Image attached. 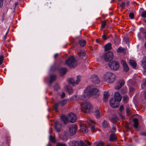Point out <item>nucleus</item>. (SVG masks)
<instances>
[{"mask_svg":"<svg viewBox=\"0 0 146 146\" xmlns=\"http://www.w3.org/2000/svg\"><path fill=\"white\" fill-rule=\"evenodd\" d=\"M65 94L64 92H62V94L61 95V97L62 98H64L65 97Z\"/></svg>","mask_w":146,"mask_h":146,"instance_id":"de8ad7c7","label":"nucleus"},{"mask_svg":"<svg viewBox=\"0 0 146 146\" xmlns=\"http://www.w3.org/2000/svg\"><path fill=\"white\" fill-rule=\"evenodd\" d=\"M77 125L73 124L69 127V131L70 134L71 135H74L76 133L78 129Z\"/></svg>","mask_w":146,"mask_h":146,"instance_id":"1a4fd4ad","label":"nucleus"},{"mask_svg":"<svg viewBox=\"0 0 146 146\" xmlns=\"http://www.w3.org/2000/svg\"><path fill=\"white\" fill-rule=\"evenodd\" d=\"M144 21L146 23V19H144Z\"/></svg>","mask_w":146,"mask_h":146,"instance_id":"e2e57ef3","label":"nucleus"},{"mask_svg":"<svg viewBox=\"0 0 146 146\" xmlns=\"http://www.w3.org/2000/svg\"><path fill=\"white\" fill-rule=\"evenodd\" d=\"M140 30L141 32L144 35L145 38H146V30L143 31V29L142 28H140Z\"/></svg>","mask_w":146,"mask_h":146,"instance_id":"c9c22d12","label":"nucleus"},{"mask_svg":"<svg viewBox=\"0 0 146 146\" xmlns=\"http://www.w3.org/2000/svg\"><path fill=\"white\" fill-rule=\"evenodd\" d=\"M92 79V81L95 84H98L99 82L98 76L96 75H93Z\"/></svg>","mask_w":146,"mask_h":146,"instance_id":"6ab92c4d","label":"nucleus"},{"mask_svg":"<svg viewBox=\"0 0 146 146\" xmlns=\"http://www.w3.org/2000/svg\"><path fill=\"white\" fill-rule=\"evenodd\" d=\"M141 135H143L146 136V132L142 133H141Z\"/></svg>","mask_w":146,"mask_h":146,"instance_id":"6e6d98bb","label":"nucleus"},{"mask_svg":"<svg viewBox=\"0 0 146 146\" xmlns=\"http://www.w3.org/2000/svg\"><path fill=\"white\" fill-rule=\"evenodd\" d=\"M121 63L123 66V70L126 72H127L129 70V68L126 62L123 60H122Z\"/></svg>","mask_w":146,"mask_h":146,"instance_id":"2eb2a0df","label":"nucleus"},{"mask_svg":"<svg viewBox=\"0 0 146 146\" xmlns=\"http://www.w3.org/2000/svg\"><path fill=\"white\" fill-rule=\"evenodd\" d=\"M49 139L50 141H52L53 143H55L56 141L55 138L51 135H50L49 136Z\"/></svg>","mask_w":146,"mask_h":146,"instance_id":"72a5a7b5","label":"nucleus"},{"mask_svg":"<svg viewBox=\"0 0 146 146\" xmlns=\"http://www.w3.org/2000/svg\"><path fill=\"white\" fill-rule=\"evenodd\" d=\"M111 48V44L110 43H108L105 46V51L109 50Z\"/></svg>","mask_w":146,"mask_h":146,"instance_id":"bb28decb","label":"nucleus"},{"mask_svg":"<svg viewBox=\"0 0 146 146\" xmlns=\"http://www.w3.org/2000/svg\"><path fill=\"white\" fill-rule=\"evenodd\" d=\"M90 143L88 141H86L84 143L82 141H73L72 142V146H88L90 145Z\"/></svg>","mask_w":146,"mask_h":146,"instance_id":"39448f33","label":"nucleus"},{"mask_svg":"<svg viewBox=\"0 0 146 146\" xmlns=\"http://www.w3.org/2000/svg\"><path fill=\"white\" fill-rule=\"evenodd\" d=\"M103 127L104 128H107L109 126V123L106 120H104L102 123Z\"/></svg>","mask_w":146,"mask_h":146,"instance_id":"a878e982","label":"nucleus"},{"mask_svg":"<svg viewBox=\"0 0 146 146\" xmlns=\"http://www.w3.org/2000/svg\"><path fill=\"white\" fill-rule=\"evenodd\" d=\"M58 54H54V58H56V57L58 56Z\"/></svg>","mask_w":146,"mask_h":146,"instance_id":"13d9d810","label":"nucleus"},{"mask_svg":"<svg viewBox=\"0 0 146 146\" xmlns=\"http://www.w3.org/2000/svg\"><path fill=\"white\" fill-rule=\"evenodd\" d=\"M56 146H66V145L64 143H58L56 144Z\"/></svg>","mask_w":146,"mask_h":146,"instance_id":"f704fd0d","label":"nucleus"},{"mask_svg":"<svg viewBox=\"0 0 146 146\" xmlns=\"http://www.w3.org/2000/svg\"><path fill=\"white\" fill-rule=\"evenodd\" d=\"M141 87H142V88H143V87H142V85H141Z\"/></svg>","mask_w":146,"mask_h":146,"instance_id":"338daca9","label":"nucleus"},{"mask_svg":"<svg viewBox=\"0 0 146 146\" xmlns=\"http://www.w3.org/2000/svg\"><path fill=\"white\" fill-rule=\"evenodd\" d=\"M98 90L97 89L92 86H89L85 89L82 95L74 96L70 99H64L55 103L54 109L57 111L59 106L60 105L62 106L64 105L68 102L74 100H86L89 98L91 96L98 94Z\"/></svg>","mask_w":146,"mask_h":146,"instance_id":"f257e3e1","label":"nucleus"},{"mask_svg":"<svg viewBox=\"0 0 146 146\" xmlns=\"http://www.w3.org/2000/svg\"><path fill=\"white\" fill-rule=\"evenodd\" d=\"M94 115L96 116V118L98 119H100L102 115L101 112L98 109L96 110Z\"/></svg>","mask_w":146,"mask_h":146,"instance_id":"aec40b11","label":"nucleus"},{"mask_svg":"<svg viewBox=\"0 0 146 146\" xmlns=\"http://www.w3.org/2000/svg\"><path fill=\"white\" fill-rule=\"evenodd\" d=\"M110 106L113 108H117L119 106V102L116 101V100L112 98L110 100Z\"/></svg>","mask_w":146,"mask_h":146,"instance_id":"9b49d317","label":"nucleus"},{"mask_svg":"<svg viewBox=\"0 0 146 146\" xmlns=\"http://www.w3.org/2000/svg\"><path fill=\"white\" fill-rule=\"evenodd\" d=\"M130 109L128 108H127L126 109V113H127L129 115H130Z\"/></svg>","mask_w":146,"mask_h":146,"instance_id":"a19ab883","label":"nucleus"},{"mask_svg":"<svg viewBox=\"0 0 146 146\" xmlns=\"http://www.w3.org/2000/svg\"><path fill=\"white\" fill-rule=\"evenodd\" d=\"M80 76H77L76 81L75 82L74 80L72 78H69L68 80V83L69 84H70L73 86L76 85L78 84V83L80 81Z\"/></svg>","mask_w":146,"mask_h":146,"instance_id":"0eeeda50","label":"nucleus"},{"mask_svg":"<svg viewBox=\"0 0 146 146\" xmlns=\"http://www.w3.org/2000/svg\"><path fill=\"white\" fill-rule=\"evenodd\" d=\"M109 96V94L108 92H104V100L105 101H107V99Z\"/></svg>","mask_w":146,"mask_h":146,"instance_id":"7c9ffc66","label":"nucleus"},{"mask_svg":"<svg viewBox=\"0 0 146 146\" xmlns=\"http://www.w3.org/2000/svg\"><path fill=\"white\" fill-rule=\"evenodd\" d=\"M144 46H145V48H146V42H145V43L144 44Z\"/></svg>","mask_w":146,"mask_h":146,"instance_id":"052dcab7","label":"nucleus"},{"mask_svg":"<svg viewBox=\"0 0 146 146\" xmlns=\"http://www.w3.org/2000/svg\"><path fill=\"white\" fill-rule=\"evenodd\" d=\"M110 140L112 141H114L117 139L116 136L114 133H112L110 136Z\"/></svg>","mask_w":146,"mask_h":146,"instance_id":"b1692460","label":"nucleus"},{"mask_svg":"<svg viewBox=\"0 0 146 146\" xmlns=\"http://www.w3.org/2000/svg\"><path fill=\"white\" fill-rule=\"evenodd\" d=\"M62 125L58 121L56 122L55 128L57 132H59L61 130Z\"/></svg>","mask_w":146,"mask_h":146,"instance_id":"dca6fc26","label":"nucleus"},{"mask_svg":"<svg viewBox=\"0 0 146 146\" xmlns=\"http://www.w3.org/2000/svg\"><path fill=\"white\" fill-rule=\"evenodd\" d=\"M102 38L104 40H106L107 39L106 36L105 35H103L102 36Z\"/></svg>","mask_w":146,"mask_h":146,"instance_id":"3c124183","label":"nucleus"},{"mask_svg":"<svg viewBox=\"0 0 146 146\" xmlns=\"http://www.w3.org/2000/svg\"><path fill=\"white\" fill-rule=\"evenodd\" d=\"M3 57L2 56H0V65H1L3 61Z\"/></svg>","mask_w":146,"mask_h":146,"instance_id":"c03bdc74","label":"nucleus"},{"mask_svg":"<svg viewBox=\"0 0 146 146\" xmlns=\"http://www.w3.org/2000/svg\"><path fill=\"white\" fill-rule=\"evenodd\" d=\"M56 76L54 75H50V80L49 82L50 84H51L54 81H55L56 79Z\"/></svg>","mask_w":146,"mask_h":146,"instance_id":"4be33fe9","label":"nucleus"},{"mask_svg":"<svg viewBox=\"0 0 146 146\" xmlns=\"http://www.w3.org/2000/svg\"><path fill=\"white\" fill-rule=\"evenodd\" d=\"M137 36L139 40L142 39V38L141 36V34L140 33H138Z\"/></svg>","mask_w":146,"mask_h":146,"instance_id":"37998d69","label":"nucleus"},{"mask_svg":"<svg viewBox=\"0 0 146 146\" xmlns=\"http://www.w3.org/2000/svg\"><path fill=\"white\" fill-rule=\"evenodd\" d=\"M119 115H120L121 116V117L122 116V115L121 114H119Z\"/></svg>","mask_w":146,"mask_h":146,"instance_id":"0e129e2a","label":"nucleus"},{"mask_svg":"<svg viewBox=\"0 0 146 146\" xmlns=\"http://www.w3.org/2000/svg\"><path fill=\"white\" fill-rule=\"evenodd\" d=\"M141 66L143 69L144 72H146V56H144L141 61Z\"/></svg>","mask_w":146,"mask_h":146,"instance_id":"4468645a","label":"nucleus"},{"mask_svg":"<svg viewBox=\"0 0 146 146\" xmlns=\"http://www.w3.org/2000/svg\"><path fill=\"white\" fill-rule=\"evenodd\" d=\"M124 82L123 81H121L117 83L115 86V88L117 89H120L124 84Z\"/></svg>","mask_w":146,"mask_h":146,"instance_id":"412c9836","label":"nucleus"},{"mask_svg":"<svg viewBox=\"0 0 146 146\" xmlns=\"http://www.w3.org/2000/svg\"><path fill=\"white\" fill-rule=\"evenodd\" d=\"M52 132V129L50 128V129L49 131V133L50 134Z\"/></svg>","mask_w":146,"mask_h":146,"instance_id":"4d7b16f0","label":"nucleus"},{"mask_svg":"<svg viewBox=\"0 0 146 146\" xmlns=\"http://www.w3.org/2000/svg\"><path fill=\"white\" fill-rule=\"evenodd\" d=\"M80 54L81 55H82V56H84L85 55V53L84 52L81 51L80 52Z\"/></svg>","mask_w":146,"mask_h":146,"instance_id":"864d4df0","label":"nucleus"},{"mask_svg":"<svg viewBox=\"0 0 146 146\" xmlns=\"http://www.w3.org/2000/svg\"><path fill=\"white\" fill-rule=\"evenodd\" d=\"M66 64L68 66L70 67H75L77 65V63L73 56L70 57L66 61Z\"/></svg>","mask_w":146,"mask_h":146,"instance_id":"20e7f679","label":"nucleus"},{"mask_svg":"<svg viewBox=\"0 0 146 146\" xmlns=\"http://www.w3.org/2000/svg\"><path fill=\"white\" fill-rule=\"evenodd\" d=\"M106 25V22L103 21L102 23V24L101 25V27L102 28H104L105 27Z\"/></svg>","mask_w":146,"mask_h":146,"instance_id":"79ce46f5","label":"nucleus"},{"mask_svg":"<svg viewBox=\"0 0 146 146\" xmlns=\"http://www.w3.org/2000/svg\"><path fill=\"white\" fill-rule=\"evenodd\" d=\"M129 17L130 18L133 19L134 17V15L132 13H130L129 14Z\"/></svg>","mask_w":146,"mask_h":146,"instance_id":"ea45409f","label":"nucleus"},{"mask_svg":"<svg viewBox=\"0 0 146 146\" xmlns=\"http://www.w3.org/2000/svg\"><path fill=\"white\" fill-rule=\"evenodd\" d=\"M104 81L108 83H112L115 79V75L111 72H107L104 74L102 76Z\"/></svg>","mask_w":146,"mask_h":146,"instance_id":"f03ea898","label":"nucleus"},{"mask_svg":"<svg viewBox=\"0 0 146 146\" xmlns=\"http://www.w3.org/2000/svg\"><path fill=\"white\" fill-rule=\"evenodd\" d=\"M143 85L146 87V78L143 80Z\"/></svg>","mask_w":146,"mask_h":146,"instance_id":"09e8293b","label":"nucleus"},{"mask_svg":"<svg viewBox=\"0 0 146 146\" xmlns=\"http://www.w3.org/2000/svg\"><path fill=\"white\" fill-rule=\"evenodd\" d=\"M61 118L64 124H66L68 122V118H67L66 116L64 115H62Z\"/></svg>","mask_w":146,"mask_h":146,"instance_id":"5701e85b","label":"nucleus"},{"mask_svg":"<svg viewBox=\"0 0 146 146\" xmlns=\"http://www.w3.org/2000/svg\"><path fill=\"white\" fill-rule=\"evenodd\" d=\"M67 70L66 68H62L59 70L61 76L64 75L66 73Z\"/></svg>","mask_w":146,"mask_h":146,"instance_id":"393cba45","label":"nucleus"},{"mask_svg":"<svg viewBox=\"0 0 146 146\" xmlns=\"http://www.w3.org/2000/svg\"><path fill=\"white\" fill-rule=\"evenodd\" d=\"M81 107L82 110L85 113H88L92 111V106L89 102H86L82 104Z\"/></svg>","mask_w":146,"mask_h":146,"instance_id":"7ed1b4c3","label":"nucleus"},{"mask_svg":"<svg viewBox=\"0 0 146 146\" xmlns=\"http://www.w3.org/2000/svg\"><path fill=\"white\" fill-rule=\"evenodd\" d=\"M115 118H116V119H117V117H115Z\"/></svg>","mask_w":146,"mask_h":146,"instance_id":"774afa93","label":"nucleus"},{"mask_svg":"<svg viewBox=\"0 0 146 146\" xmlns=\"http://www.w3.org/2000/svg\"><path fill=\"white\" fill-rule=\"evenodd\" d=\"M66 90L70 94H72L73 93V90L70 86H68L66 88Z\"/></svg>","mask_w":146,"mask_h":146,"instance_id":"c756f323","label":"nucleus"},{"mask_svg":"<svg viewBox=\"0 0 146 146\" xmlns=\"http://www.w3.org/2000/svg\"><path fill=\"white\" fill-rule=\"evenodd\" d=\"M114 97L115 100L118 102H120L122 96L118 92H116L114 94Z\"/></svg>","mask_w":146,"mask_h":146,"instance_id":"f3484780","label":"nucleus"},{"mask_svg":"<svg viewBox=\"0 0 146 146\" xmlns=\"http://www.w3.org/2000/svg\"><path fill=\"white\" fill-rule=\"evenodd\" d=\"M123 110V105H121L120 108L119 110L120 111H122Z\"/></svg>","mask_w":146,"mask_h":146,"instance_id":"8fccbe9b","label":"nucleus"},{"mask_svg":"<svg viewBox=\"0 0 146 146\" xmlns=\"http://www.w3.org/2000/svg\"><path fill=\"white\" fill-rule=\"evenodd\" d=\"M68 119L71 123H74L77 120V118L76 115L74 113H70L68 115Z\"/></svg>","mask_w":146,"mask_h":146,"instance_id":"9d476101","label":"nucleus"},{"mask_svg":"<svg viewBox=\"0 0 146 146\" xmlns=\"http://www.w3.org/2000/svg\"><path fill=\"white\" fill-rule=\"evenodd\" d=\"M141 15L143 17H146V11H144L143 12Z\"/></svg>","mask_w":146,"mask_h":146,"instance_id":"4c0bfd02","label":"nucleus"},{"mask_svg":"<svg viewBox=\"0 0 146 146\" xmlns=\"http://www.w3.org/2000/svg\"><path fill=\"white\" fill-rule=\"evenodd\" d=\"M68 132L66 131H65L64 132L62 135H59V137L62 140L65 141L68 139Z\"/></svg>","mask_w":146,"mask_h":146,"instance_id":"ddd939ff","label":"nucleus"},{"mask_svg":"<svg viewBox=\"0 0 146 146\" xmlns=\"http://www.w3.org/2000/svg\"><path fill=\"white\" fill-rule=\"evenodd\" d=\"M51 69H52V70H57V68H56V69H53V68H52H52H51Z\"/></svg>","mask_w":146,"mask_h":146,"instance_id":"680f3d73","label":"nucleus"},{"mask_svg":"<svg viewBox=\"0 0 146 146\" xmlns=\"http://www.w3.org/2000/svg\"><path fill=\"white\" fill-rule=\"evenodd\" d=\"M96 146H104L103 143L102 142H100L97 144Z\"/></svg>","mask_w":146,"mask_h":146,"instance_id":"a18cd8bd","label":"nucleus"},{"mask_svg":"<svg viewBox=\"0 0 146 146\" xmlns=\"http://www.w3.org/2000/svg\"><path fill=\"white\" fill-rule=\"evenodd\" d=\"M80 127L82 131L85 133H87L88 132V129L85 124H81Z\"/></svg>","mask_w":146,"mask_h":146,"instance_id":"a211bd4d","label":"nucleus"},{"mask_svg":"<svg viewBox=\"0 0 146 146\" xmlns=\"http://www.w3.org/2000/svg\"><path fill=\"white\" fill-rule=\"evenodd\" d=\"M125 5V3L124 2H122L120 5L121 7L123 9L124 8Z\"/></svg>","mask_w":146,"mask_h":146,"instance_id":"58836bf2","label":"nucleus"},{"mask_svg":"<svg viewBox=\"0 0 146 146\" xmlns=\"http://www.w3.org/2000/svg\"><path fill=\"white\" fill-rule=\"evenodd\" d=\"M129 62L131 65V66L133 68H135L136 67V63L134 60H129Z\"/></svg>","mask_w":146,"mask_h":146,"instance_id":"cd10ccee","label":"nucleus"},{"mask_svg":"<svg viewBox=\"0 0 146 146\" xmlns=\"http://www.w3.org/2000/svg\"><path fill=\"white\" fill-rule=\"evenodd\" d=\"M134 90V88L132 87H130L129 88V90L131 92H133Z\"/></svg>","mask_w":146,"mask_h":146,"instance_id":"5fc2aeb1","label":"nucleus"},{"mask_svg":"<svg viewBox=\"0 0 146 146\" xmlns=\"http://www.w3.org/2000/svg\"><path fill=\"white\" fill-rule=\"evenodd\" d=\"M133 121L134 123V127L136 128H137L138 124V119L136 118H135L133 119Z\"/></svg>","mask_w":146,"mask_h":146,"instance_id":"2f4dec72","label":"nucleus"},{"mask_svg":"<svg viewBox=\"0 0 146 146\" xmlns=\"http://www.w3.org/2000/svg\"><path fill=\"white\" fill-rule=\"evenodd\" d=\"M109 66L111 70H116L119 69V64L117 61H113L110 63Z\"/></svg>","mask_w":146,"mask_h":146,"instance_id":"423d86ee","label":"nucleus"},{"mask_svg":"<svg viewBox=\"0 0 146 146\" xmlns=\"http://www.w3.org/2000/svg\"><path fill=\"white\" fill-rule=\"evenodd\" d=\"M97 41V42L98 43H99V42H98V40H96Z\"/></svg>","mask_w":146,"mask_h":146,"instance_id":"69168bd1","label":"nucleus"},{"mask_svg":"<svg viewBox=\"0 0 146 146\" xmlns=\"http://www.w3.org/2000/svg\"><path fill=\"white\" fill-rule=\"evenodd\" d=\"M128 98V96H127L126 95L124 96L123 97V101H125L127 100Z\"/></svg>","mask_w":146,"mask_h":146,"instance_id":"49530a36","label":"nucleus"},{"mask_svg":"<svg viewBox=\"0 0 146 146\" xmlns=\"http://www.w3.org/2000/svg\"><path fill=\"white\" fill-rule=\"evenodd\" d=\"M144 95L145 98L146 99V91L144 92Z\"/></svg>","mask_w":146,"mask_h":146,"instance_id":"bf43d9fd","label":"nucleus"},{"mask_svg":"<svg viewBox=\"0 0 146 146\" xmlns=\"http://www.w3.org/2000/svg\"><path fill=\"white\" fill-rule=\"evenodd\" d=\"M54 88L55 90H57L59 88V86L58 84H56L54 86Z\"/></svg>","mask_w":146,"mask_h":146,"instance_id":"e433bc0d","label":"nucleus"},{"mask_svg":"<svg viewBox=\"0 0 146 146\" xmlns=\"http://www.w3.org/2000/svg\"><path fill=\"white\" fill-rule=\"evenodd\" d=\"M117 52L118 53H124L125 52V49L120 46L117 49Z\"/></svg>","mask_w":146,"mask_h":146,"instance_id":"c85d7f7f","label":"nucleus"},{"mask_svg":"<svg viewBox=\"0 0 146 146\" xmlns=\"http://www.w3.org/2000/svg\"><path fill=\"white\" fill-rule=\"evenodd\" d=\"M87 122L89 125H92L91 127V130L93 132L95 131V128L94 125L95 124V121L93 120L89 119L87 121Z\"/></svg>","mask_w":146,"mask_h":146,"instance_id":"f8f14e48","label":"nucleus"},{"mask_svg":"<svg viewBox=\"0 0 146 146\" xmlns=\"http://www.w3.org/2000/svg\"><path fill=\"white\" fill-rule=\"evenodd\" d=\"M79 43L80 46H84L86 44V42L84 40H81L79 41Z\"/></svg>","mask_w":146,"mask_h":146,"instance_id":"473e14b6","label":"nucleus"},{"mask_svg":"<svg viewBox=\"0 0 146 146\" xmlns=\"http://www.w3.org/2000/svg\"><path fill=\"white\" fill-rule=\"evenodd\" d=\"M112 129L113 131H115L116 130V128L115 126V125L113 126Z\"/></svg>","mask_w":146,"mask_h":146,"instance_id":"603ef678","label":"nucleus"},{"mask_svg":"<svg viewBox=\"0 0 146 146\" xmlns=\"http://www.w3.org/2000/svg\"><path fill=\"white\" fill-rule=\"evenodd\" d=\"M113 53L112 52L109 51L105 54L104 58L106 61H110L113 59Z\"/></svg>","mask_w":146,"mask_h":146,"instance_id":"6e6552de","label":"nucleus"}]
</instances>
